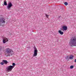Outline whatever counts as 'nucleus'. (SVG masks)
Here are the masks:
<instances>
[{
  "label": "nucleus",
  "mask_w": 76,
  "mask_h": 76,
  "mask_svg": "<svg viewBox=\"0 0 76 76\" xmlns=\"http://www.w3.org/2000/svg\"><path fill=\"white\" fill-rule=\"evenodd\" d=\"M60 30L61 31H67V27L66 26H64L62 27V28H60Z\"/></svg>",
  "instance_id": "nucleus-7"
},
{
  "label": "nucleus",
  "mask_w": 76,
  "mask_h": 76,
  "mask_svg": "<svg viewBox=\"0 0 76 76\" xmlns=\"http://www.w3.org/2000/svg\"><path fill=\"white\" fill-rule=\"evenodd\" d=\"M2 62H3L4 64H7L8 63V62L6 60H3Z\"/></svg>",
  "instance_id": "nucleus-9"
},
{
  "label": "nucleus",
  "mask_w": 76,
  "mask_h": 76,
  "mask_svg": "<svg viewBox=\"0 0 76 76\" xmlns=\"http://www.w3.org/2000/svg\"><path fill=\"white\" fill-rule=\"evenodd\" d=\"M3 48L2 47H0V50L1 51V50Z\"/></svg>",
  "instance_id": "nucleus-19"
},
{
  "label": "nucleus",
  "mask_w": 76,
  "mask_h": 76,
  "mask_svg": "<svg viewBox=\"0 0 76 76\" xmlns=\"http://www.w3.org/2000/svg\"><path fill=\"white\" fill-rule=\"evenodd\" d=\"M13 6V5L11 2L9 3L7 5V8L8 10H11V7Z\"/></svg>",
  "instance_id": "nucleus-5"
},
{
  "label": "nucleus",
  "mask_w": 76,
  "mask_h": 76,
  "mask_svg": "<svg viewBox=\"0 0 76 76\" xmlns=\"http://www.w3.org/2000/svg\"><path fill=\"white\" fill-rule=\"evenodd\" d=\"M46 16L47 17V18H48V15H46Z\"/></svg>",
  "instance_id": "nucleus-22"
},
{
  "label": "nucleus",
  "mask_w": 76,
  "mask_h": 76,
  "mask_svg": "<svg viewBox=\"0 0 76 76\" xmlns=\"http://www.w3.org/2000/svg\"><path fill=\"white\" fill-rule=\"evenodd\" d=\"M66 59L67 60V61H69L70 58H69V56H67L66 57Z\"/></svg>",
  "instance_id": "nucleus-13"
},
{
  "label": "nucleus",
  "mask_w": 76,
  "mask_h": 76,
  "mask_svg": "<svg viewBox=\"0 0 76 76\" xmlns=\"http://www.w3.org/2000/svg\"><path fill=\"white\" fill-rule=\"evenodd\" d=\"M64 9V7H60V10H62Z\"/></svg>",
  "instance_id": "nucleus-14"
},
{
  "label": "nucleus",
  "mask_w": 76,
  "mask_h": 76,
  "mask_svg": "<svg viewBox=\"0 0 76 76\" xmlns=\"http://www.w3.org/2000/svg\"><path fill=\"white\" fill-rule=\"evenodd\" d=\"M3 5V6H4V5Z\"/></svg>",
  "instance_id": "nucleus-25"
},
{
  "label": "nucleus",
  "mask_w": 76,
  "mask_h": 76,
  "mask_svg": "<svg viewBox=\"0 0 76 76\" xmlns=\"http://www.w3.org/2000/svg\"><path fill=\"white\" fill-rule=\"evenodd\" d=\"M7 41H9V40H8V39H7V38H4L3 39V42L4 44H5V42H7Z\"/></svg>",
  "instance_id": "nucleus-8"
},
{
  "label": "nucleus",
  "mask_w": 76,
  "mask_h": 76,
  "mask_svg": "<svg viewBox=\"0 0 76 76\" xmlns=\"http://www.w3.org/2000/svg\"><path fill=\"white\" fill-rule=\"evenodd\" d=\"M6 56V57H7V56Z\"/></svg>",
  "instance_id": "nucleus-26"
},
{
  "label": "nucleus",
  "mask_w": 76,
  "mask_h": 76,
  "mask_svg": "<svg viewBox=\"0 0 76 76\" xmlns=\"http://www.w3.org/2000/svg\"><path fill=\"white\" fill-rule=\"evenodd\" d=\"M58 33L59 34H60L61 35H63V34H64V33H63V32L61 31V30H59L58 31Z\"/></svg>",
  "instance_id": "nucleus-10"
},
{
  "label": "nucleus",
  "mask_w": 76,
  "mask_h": 76,
  "mask_svg": "<svg viewBox=\"0 0 76 76\" xmlns=\"http://www.w3.org/2000/svg\"><path fill=\"white\" fill-rule=\"evenodd\" d=\"M12 66H13V68H14V67H15V63H13Z\"/></svg>",
  "instance_id": "nucleus-16"
},
{
  "label": "nucleus",
  "mask_w": 76,
  "mask_h": 76,
  "mask_svg": "<svg viewBox=\"0 0 76 76\" xmlns=\"http://www.w3.org/2000/svg\"><path fill=\"white\" fill-rule=\"evenodd\" d=\"M64 4L65 6H67V4H68L67 3V2H65L64 3Z\"/></svg>",
  "instance_id": "nucleus-17"
},
{
  "label": "nucleus",
  "mask_w": 76,
  "mask_h": 76,
  "mask_svg": "<svg viewBox=\"0 0 76 76\" xmlns=\"http://www.w3.org/2000/svg\"><path fill=\"white\" fill-rule=\"evenodd\" d=\"M5 19L3 18V16L1 15L0 16V26H3L4 25V23H5L6 21Z\"/></svg>",
  "instance_id": "nucleus-2"
},
{
  "label": "nucleus",
  "mask_w": 76,
  "mask_h": 76,
  "mask_svg": "<svg viewBox=\"0 0 76 76\" xmlns=\"http://www.w3.org/2000/svg\"><path fill=\"white\" fill-rule=\"evenodd\" d=\"M12 49L10 48H7L5 50V53L7 54H8V56H10V55L9 54H10L11 53V51H12Z\"/></svg>",
  "instance_id": "nucleus-3"
},
{
  "label": "nucleus",
  "mask_w": 76,
  "mask_h": 76,
  "mask_svg": "<svg viewBox=\"0 0 76 76\" xmlns=\"http://www.w3.org/2000/svg\"><path fill=\"white\" fill-rule=\"evenodd\" d=\"M73 67H74V66H70V69H73Z\"/></svg>",
  "instance_id": "nucleus-18"
},
{
  "label": "nucleus",
  "mask_w": 76,
  "mask_h": 76,
  "mask_svg": "<svg viewBox=\"0 0 76 76\" xmlns=\"http://www.w3.org/2000/svg\"><path fill=\"white\" fill-rule=\"evenodd\" d=\"M34 54H33V56L34 57H36L37 56V54L38 53V50L36 48V47L35 46L34 47Z\"/></svg>",
  "instance_id": "nucleus-6"
},
{
  "label": "nucleus",
  "mask_w": 76,
  "mask_h": 76,
  "mask_svg": "<svg viewBox=\"0 0 76 76\" xmlns=\"http://www.w3.org/2000/svg\"><path fill=\"white\" fill-rule=\"evenodd\" d=\"M58 18L59 19H61V17L60 16H59L58 17Z\"/></svg>",
  "instance_id": "nucleus-21"
},
{
  "label": "nucleus",
  "mask_w": 76,
  "mask_h": 76,
  "mask_svg": "<svg viewBox=\"0 0 76 76\" xmlns=\"http://www.w3.org/2000/svg\"><path fill=\"white\" fill-rule=\"evenodd\" d=\"M4 4L5 6H7V1L6 0H5L4 1Z\"/></svg>",
  "instance_id": "nucleus-12"
},
{
  "label": "nucleus",
  "mask_w": 76,
  "mask_h": 76,
  "mask_svg": "<svg viewBox=\"0 0 76 76\" xmlns=\"http://www.w3.org/2000/svg\"><path fill=\"white\" fill-rule=\"evenodd\" d=\"M69 59H71V60H72L73 58V55H71V56H69Z\"/></svg>",
  "instance_id": "nucleus-11"
},
{
  "label": "nucleus",
  "mask_w": 76,
  "mask_h": 76,
  "mask_svg": "<svg viewBox=\"0 0 76 76\" xmlns=\"http://www.w3.org/2000/svg\"><path fill=\"white\" fill-rule=\"evenodd\" d=\"M75 63H76V59H75Z\"/></svg>",
  "instance_id": "nucleus-23"
},
{
  "label": "nucleus",
  "mask_w": 76,
  "mask_h": 76,
  "mask_svg": "<svg viewBox=\"0 0 76 76\" xmlns=\"http://www.w3.org/2000/svg\"><path fill=\"white\" fill-rule=\"evenodd\" d=\"M1 50H0V51H1Z\"/></svg>",
  "instance_id": "nucleus-24"
},
{
  "label": "nucleus",
  "mask_w": 76,
  "mask_h": 76,
  "mask_svg": "<svg viewBox=\"0 0 76 76\" xmlns=\"http://www.w3.org/2000/svg\"><path fill=\"white\" fill-rule=\"evenodd\" d=\"M13 66H9L8 67L6 68L8 72H12V69H13Z\"/></svg>",
  "instance_id": "nucleus-4"
},
{
  "label": "nucleus",
  "mask_w": 76,
  "mask_h": 76,
  "mask_svg": "<svg viewBox=\"0 0 76 76\" xmlns=\"http://www.w3.org/2000/svg\"><path fill=\"white\" fill-rule=\"evenodd\" d=\"M69 45L71 47L75 46L76 47V38L73 37L70 39Z\"/></svg>",
  "instance_id": "nucleus-1"
},
{
  "label": "nucleus",
  "mask_w": 76,
  "mask_h": 76,
  "mask_svg": "<svg viewBox=\"0 0 76 76\" xmlns=\"http://www.w3.org/2000/svg\"><path fill=\"white\" fill-rule=\"evenodd\" d=\"M1 0H0V1Z\"/></svg>",
  "instance_id": "nucleus-27"
},
{
  "label": "nucleus",
  "mask_w": 76,
  "mask_h": 76,
  "mask_svg": "<svg viewBox=\"0 0 76 76\" xmlns=\"http://www.w3.org/2000/svg\"><path fill=\"white\" fill-rule=\"evenodd\" d=\"M12 51H11V53H11V55H10V56H12V55L13 54H14V53H13V50H12Z\"/></svg>",
  "instance_id": "nucleus-15"
},
{
  "label": "nucleus",
  "mask_w": 76,
  "mask_h": 76,
  "mask_svg": "<svg viewBox=\"0 0 76 76\" xmlns=\"http://www.w3.org/2000/svg\"><path fill=\"white\" fill-rule=\"evenodd\" d=\"M4 62H2L1 63V65H3L4 64Z\"/></svg>",
  "instance_id": "nucleus-20"
}]
</instances>
